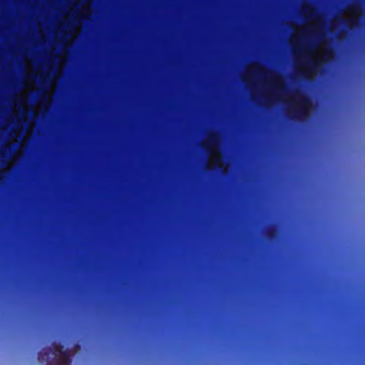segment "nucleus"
<instances>
[{"mask_svg": "<svg viewBox=\"0 0 365 365\" xmlns=\"http://www.w3.org/2000/svg\"><path fill=\"white\" fill-rule=\"evenodd\" d=\"M320 163H321V164L322 163V160L320 161Z\"/></svg>", "mask_w": 365, "mask_h": 365, "instance_id": "26", "label": "nucleus"}, {"mask_svg": "<svg viewBox=\"0 0 365 365\" xmlns=\"http://www.w3.org/2000/svg\"><path fill=\"white\" fill-rule=\"evenodd\" d=\"M320 183H322V177H320Z\"/></svg>", "mask_w": 365, "mask_h": 365, "instance_id": "20", "label": "nucleus"}, {"mask_svg": "<svg viewBox=\"0 0 365 365\" xmlns=\"http://www.w3.org/2000/svg\"><path fill=\"white\" fill-rule=\"evenodd\" d=\"M320 183H322V177H320Z\"/></svg>", "mask_w": 365, "mask_h": 365, "instance_id": "19", "label": "nucleus"}, {"mask_svg": "<svg viewBox=\"0 0 365 365\" xmlns=\"http://www.w3.org/2000/svg\"><path fill=\"white\" fill-rule=\"evenodd\" d=\"M320 183H322V177H320Z\"/></svg>", "mask_w": 365, "mask_h": 365, "instance_id": "18", "label": "nucleus"}, {"mask_svg": "<svg viewBox=\"0 0 365 365\" xmlns=\"http://www.w3.org/2000/svg\"><path fill=\"white\" fill-rule=\"evenodd\" d=\"M320 361L321 362L322 361V353L320 354Z\"/></svg>", "mask_w": 365, "mask_h": 365, "instance_id": "17", "label": "nucleus"}, {"mask_svg": "<svg viewBox=\"0 0 365 365\" xmlns=\"http://www.w3.org/2000/svg\"><path fill=\"white\" fill-rule=\"evenodd\" d=\"M255 76L261 77L263 83H267L274 88L284 90L285 88L282 77L274 71L269 70L258 63H252L247 66L246 71L242 73V81L248 84Z\"/></svg>", "mask_w": 365, "mask_h": 365, "instance_id": "4", "label": "nucleus"}, {"mask_svg": "<svg viewBox=\"0 0 365 365\" xmlns=\"http://www.w3.org/2000/svg\"><path fill=\"white\" fill-rule=\"evenodd\" d=\"M299 14L307 21L314 23L315 41L313 47L307 45L304 40L309 35V30L302 26L298 32L289 38L292 52L298 61L296 69L305 78H311L314 73L319 72V9L312 4H302Z\"/></svg>", "mask_w": 365, "mask_h": 365, "instance_id": "1", "label": "nucleus"}, {"mask_svg": "<svg viewBox=\"0 0 365 365\" xmlns=\"http://www.w3.org/2000/svg\"><path fill=\"white\" fill-rule=\"evenodd\" d=\"M73 16H77L76 14H73Z\"/></svg>", "mask_w": 365, "mask_h": 365, "instance_id": "22", "label": "nucleus"}, {"mask_svg": "<svg viewBox=\"0 0 365 365\" xmlns=\"http://www.w3.org/2000/svg\"><path fill=\"white\" fill-rule=\"evenodd\" d=\"M359 27L357 19L351 18L344 19L341 14L336 15L330 23V33H334V37L339 41H344L349 31Z\"/></svg>", "mask_w": 365, "mask_h": 365, "instance_id": "5", "label": "nucleus"}, {"mask_svg": "<svg viewBox=\"0 0 365 365\" xmlns=\"http://www.w3.org/2000/svg\"><path fill=\"white\" fill-rule=\"evenodd\" d=\"M208 155V161L205 165L207 170L218 168L222 170L221 172L223 174H226L227 173V168L224 165L223 158L220 150L210 153Z\"/></svg>", "mask_w": 365, "mask_h": 365, "instance_id": "8", "label": "nucleus"}, {"mask_svg": "<svg viewBox=\"0 0 365 365\" xmlns=\"http://www.w3.org/2000/svg\"><path fill=\"white\" fill-rule=\"evenodd\" d=\"M320 361L321 362L322 361V353L320 354Z\"/></svg>", "mask_w": 365, "mask_h": 365, "instance_id": "16", "label": "nucleus"}, {"mask_svg": "<svg viewBox=\"0 0 365 365\" xmlns=\"http://www.w3.org/2000/svg\"><path fill=\"white\" fill-rule=\"evenodd\" d=\"M252 99L254 101H256V98H255V94H252Z\"/></svg>", "mask_w": 365, "mask_h": 365, "instance_id": "11", "label": "nucleus"}, {"mask_svg": "<svg viewBox=\"0 0 365 365\" xmlns=\"http://www.w3.org/2000/svg\"><path fill=\"white\" fill-rule=\"evenodd\" d=\"M9 144H6V145H5L3 148H9Z\"/></svg>", "mask_w": 365, "mask_h": 365, "instance_id": "12", "label": "nucleus"}, {"mask_svg": "<svg viewBox=\"0 0 365 365\" xmlns=\"http://www.w3.org/2000/svg\"><path fill=\"white\" fill-rule=\"evenodd\" d=\"M320 290H321V291L322 290V287L320 288Z\"/></svg>", "mask_w": 365, "mask_h": 365, "instance_id": "27", "label": "nucleus"}, {"mask_svg": "<svg viewBox=\"0 0 365 365\" xmlns=\"http://www.w3.org/2000/svg\"><path fill=\"white\" fill-rule=\"evenodd\" d=\"M16 104L19 106V110H21V108H22V114L25 115L26 113V97L21 95L16 101Z\"/></svg>", "mask_w": 365, "mask_h": 365, "instance_id": "9", "label": "nucleus"}, {"mask_svg": "<svg viewBox=\"0 0 365 365\" xmlns=\"http://www.w3.org/2000/svg\"><path fill=\"white\" fill-rule=\"evenodd\" d=\"M320 183H322V177H320Z\"/></svg>", "mask_w": 365, "mask_h": 365, "instance_id": "21", "label": "nucleus"}, {"mask_svg": "<svg viewBox=\"0 0 365 365\" xmlns=\"http://www.w3.org/2000/svg\"><path fill=\"white\" fill-rule=\"evenodd\" d=\"M320 361L321 362L322 361V353L320 354Z\"/></svg>", "mask_w": 365, "mask_h": 365, "instance_id": "15", "label": "nucleus"}, {"mask_svg": "<svg viewBox=\"0 0 365 365\" xmlns=\"http://www.w3.org/2000/svg\"><path fill=\"white\" fill-rule=\"evenodd\" d=\"M320 217H321V218L322 217V213L320 214Z\"/></svg>", "mask_w": 365, "mask_h": 365, "instance_id": "25", "label": "nucleus"}, {"mask_svg": "<svg viewBox=\"0 0 365 365\" xmlns=\"http://www.w3.org/2000/svg\"><path fill=\"white\" fill-rule=\"evenodd\" d=\"M324 36L322 33V19L321 18V78L324 76L326 70V66L334 61L335 58V51L334 48L329 47L324 48L322 46ZM322 80L321 79V86ZM337 93H322L321 91V129L322 128L323 121L326 118L333 120L337 117L341 111V105L337 102H331L329 106L326 103V97L327 94H336Z\"/></svg>", "mask_w": 365, "mask_h": 365, "instance_id": "2", "label": "nucleus"}, {"mask_svg": "<svg viewBox=\"0 0 365 365\" xmlns=\"http://www.w3.org/2000/svg\"><path fill=\"white\" fill-rule=\"evenodd\" d=\"M320 361L321 362L322 361V353L320 354Z\"/></svg>", "mask_w": 365, "mask_h": 365, "instance_id": "14", "label": "nucleus"}, {"mask_svg": "<svg viewBox=\"0 0 365 365\" xmlns=\"http://www.w3.org/2000/svg\"><path fill=\"white\" fill-rule=\"evenodd\" d=\"M70 351H63V346L54 344L52 348L44 349L39 353L38 360L49 362L52 365H70Z\"/></svg>", "mask_w": 365, "mask_h": 365, "instance_id": "6", "label": "nucleus"}, {"mask_svg": "<svg viewBox=\"0 0 365 365\" xmlns=\"http://www.w3.org/2000/svg\"><path fill=\"white\" fill-rule=\"evenodd\" d=\"M320 361L321 362L322 361V353L320 354Z\"/></svg>", "mask_w": 365, "mask_h": 365, "instance_id": "13", "label": "nucleus"}, {"mask_svg": "<svg viewBox=\"0 0 365 365\" xmlns=\"http://www.w3.org/2000/svg\"><path fill=\"white\" fill-rule=\"evenodd\" d=\"M41 78H43V79H45L47 78V75H44L43 73H41Z\"/></svg>", "mask_w": 365, "mask_h": 365, "instance_id": "10", "label": "nucleus"}, {"mask_svg": "<svg viewBox=\"0 0 365 365\" xmlns=\"http://www.w3.org/2000/svg\"><path fill=\"white\" fill-rule=\"evenodd\" d=\"M320 217H321V218L322 217V213L320 214Z\"/></svg>", "mask_w": 365, "mask_h": 365, "instance_id": "24", "label": "nucleus"}, {"mask_svg": "<svg viewBox=\"0 0 365 365\" xmlns=\"http://www.w3.org/2000/svg\"><path fill=\"white\" fill-rule=\"evenodd\" d=\"M201 147L207 154L220 150V137L215 132L208 133L201 142Z\"/></svg>", "mask_w": 365, "mask_h": 365, "instance_id": "7", "label": "nucleus"}, {"mask_svg": "<svg viewBox=\"0 0 365 365\" xmlns=\"http://www.w3.org/2000/svg\"><path fill=\"white\" fill-rule=\"evenodd\" d=\"M284 103L287 105L286 111L288 117L292 120H304L309 115L312 102L302 93H284Z\"/></svg>", "mask_w": 365, "mask_h": 365, "instance_id": "3", "label": "nucleus"}, {"mask_svg": "<svg viewBox=\"0 0 365 365\" xmlns=\"http://www.w3.org/2000/svg\"><path fill=\"white\" fill-rule=\"evenodd\" d=\"M323 205L322 202L321 201L320 206L322 207Z\"/></svg>", "mask_w": 365, "mask_h": 365, "instance_id": "23", "label": "nucleus"}]
</instances>
